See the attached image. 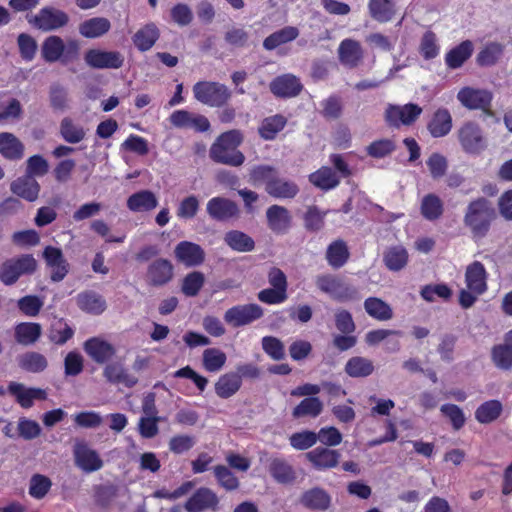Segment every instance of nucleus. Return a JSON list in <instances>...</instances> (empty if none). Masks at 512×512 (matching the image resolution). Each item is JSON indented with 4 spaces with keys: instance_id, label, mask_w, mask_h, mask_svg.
Instances as JSON below:
<instances>
[{
    "instance_id": "bf43d9fd",
    "label": "nucleus",
    "mask_w": 512,
    "mask_h": 512,
    "mask_svg": "<svg viewBox=\"0 0 512 512\" xmlns=\"http://www.w3.org/2000/svg\"><path fill=\"white\" fill-rule=\"evenodd\" d=\"M368 6L371 17L378 22H388L394 15L393 4L390 0H370Z\"/></svg>"
},
{
    "instance_id": "aec40b11",
    "label": "nucleus",
    "mask_w": 512,
    "mask_h": 512,
    "mask_svg": "<svg viewBox=\"0 0 512 512\" xmlns=\"http://www.w3.org/2000/svg\"><path fill=\"white\" fill-rule=\"evenodd\" d=\"M270 91L279 98H293L303 89L300 79L293 74H283L270 82Z\"/></svg>"
},
{
    "instance_id": "774afa93",
    "label": "nucleus",
    "mask_w": 512,
    "mask_h": 512,
    "mask_svg": "<svg viewBox=\"0 0 512 512\" xmlns=\"http://www.w3.org/2000/svg\"><path fill=\"white\" fill-rule=\"evenodd\" d=\"M317 434L316 432L310 430H304L301 432L293 433L289 437L290 445L295 450H307L313 447L317 443Z\"/></svg>"
},
{
    "instance_id": "a878e982",
    "label": "nucleus",
    "mask_w": 512,
    "mask_h": 512,
    "mask_svg": "<svg viewBox=\"0 0 512 512\" xmlns=\"http://www.w3.org/2000/svg\"><path fill=\"white\" fill-rule=\"evenodd\" d=\"M10 190L13 194L29 202L37 200L40 192V185L31 175L25 174L18 177L10 184Z\"/></svg>"
},
{
    "instance_id": "37998d69",
    "label": "nucleus",
    "mask_w": 512,
    "mask_h": 512,
    "mask_svg": "<svg viewBox=\"0 0 512 512\" xmlns=\"http://www.w3.org/2000/svg\"><path fill=\"white\" fill-rule=\"evenodd\" d=\"M363 305L366 313L378 321H388L393 317L391 306L380 298L369 297Z\"/></svg>"
},
{
    "instance_id": "5701e85b",
    "label": "nucleus",
    "mask_w": 512,
    "mask_h": 512,
    "mask_svg": "<svg viewBox=\"0 0 512 512\" xmlns=\"http://www.w3.org/2000/svg\"><path fill=\"white\" fill-rule=\"evenodd\" d=\"M306 459L319 471L332 469L338 466L341 454L328 447H316L305 454Z\"/></svg>"
},
{
    "instance_id": "a19ab883",
    "label": "nucleus",
    "mask_w": 512,
    "mask_h": 512,
    "mask_svg": "<svg viewBox=\"0 0 512 512\" xmlns=\"http://www.w3.org/2000/svg\"><path fill=\"white\" fill-rule=\"evenodd\" d=\"M344 371L352 378H365L374 372V364L368 358L354 356L346 362Z\"/></svg>"
},
{
    "instance_id": "7c9ffc66",
    "label": "nucleus",
    "mask_w": 512,
    "mask_h": 512,
    "mask_svg": "<svg viewBox=\"0 0 512 512\" xmlns=\"http://www.w3.org/2000/svg\"><path fill=\"white\" fill-rule=\"evenodd\" d=\"M9 392L14 395L17 402L23 408H30L34 400H45L47 394L40 388H25L23 384L11 382L8 387Z\"/></svg>"
},
{
    "instance_id": "9d476101",
    "label": "nucleus",
    "mask_w": 512,
    "mask_h": 512,
    "mask_svg": "<svg viewBox=\"0 0 512 512\" xmlns=\"http://www.w3.org/2000/svg\"><path fill=\"white\" fill-rule=\"evenodd\" d=\"M39 30L48 32L58 30L66 26L69 22V16L66 12L52 6H47L29 20Z\"/></svg>"
},
{
    "instance_id": "4c0bfd02",
    "label": "nucleus",
    "mask_w": 512,
    "mask_h": 512,
    "mask_svg": "<svg viewBox=\"0 0 512 512\" xmlns=\"http://www.w3.org/2000/svg\"><path fill=\"white\" fill-rule=\"evenodd\" d=\"M0 153L9 160H19L24 154V145L12 133H0Z\"/></svg>"
},
{
    "instance_id": "e2e57ef3",
    "label": "nucleus",
    "mask_w": 512,
    "mask_h": 512,
    "mask_svg": "<svg viewBox=\"0 0 512 512\" xmlns=\"http://www.w3.org/2000/svg\"><path fill=\"white\" fill-rule=\"evenodd\" d=\"M213 471L218 484L226 491H234L239 488L238 478L228 467L217 465Z\"/></svg>"
},
{
    "instance_id": "2eb2a0df",
    "label": "nucleus",
    "mask_w": 512,
    "mask_h": 512,
    "mask_svg": "<svg viewBox=\"0 0 512 512\" xmlns=\"http://www.w3.org/2000/svg\"><path fill=\"white\" fill-rule=\"evenodd\" d=\"M206 212L212 220L217 222H225L240 215L237 203L222 196L211 198L206 204Z\"/></svg>"
},
{
    "instance_id": "393cba45",
    "label": "nucleus",
    "mask_w": 512,
    "mask_h": 512,
    "mask_svg": "<svg viewBox=\"0 0 512 512\" xmlns=\"http://www.w3.org/2000/svg\"><path fill=\"white\" fill-rule=\"evenodd\" d=\"M268 471L271 477L280 484H290L296 480V473L292 465L282 457L267 459Z\"/></svg>"
},
{
    "instance_id": "6ab92c4d",
    "label": "nucleus",
    "mask_w": 512,
    "mask_h": 512,
    "mask_svg": "<svg viewBox=\"0 0 512 512\" xmlns=\"http://www.w3.org/2000/svg\"><path fill=\"white\" fill-rule=\"evenodd\" d=\"M43 258L51 270L50 279L53 282L62 281L69 272V264L61 249L47 246L43 251Z\"/></svg>"
},
{
    "instance_id": "20e7f679",
    "label": "nucleus",
    "mask_w": 512,
    "mask_h": 512,
    "mask_svg": "<svg viewBox=\"0 0 512 512\" xmlns=\"http://www.w3.org/2000/svg\"><path fill=\"white\" fill-rule=\"evenodd\" d=\"M79 49V44L76 40H69L65 44L61 37L51 35L42 43L41 55L49 63L59 60L63 63H68L77 59Z\"/></svg>"
},
{
    "instance_id": "6e6552de",
    "label": "nucleus",
    "mask_w": 512,
    "mask_h": 512,
    "mask_svg": "<svg viewBox=\"0 0 512 512\" xmlns=\"http://www.w3.org/2000/svg\"><path fill=\"white\" fill-rule=\"evenodd\" d=\"M73 457L75 465L85 473L98 471L104 465L99 453L92 449L84 440H75Z\"/></svg>"
},
{
    "instance_id": "a211bd4d",
    "label": "nucleus",
    "mask_w": 512,
    "mask_h": 512,
    "mask_svg": "<svg viewBox=\"0 0 512 512\" xmlns=\"http://www.w3.org/2000/svg\"><path fill=\"white\" fill-rule=\"evenodd\" d=\"M268 228L277 235L286 234L292 226V216L289 210L281 205H271L266 210Z\"/></svg>"
},
{
    "instance_id": "c9c22d12",
    "label": "nucleus",
    "mask_w": 512,
    "mask_h": 512,
    "mask_svg": "<svg viewBox=\"0 0 512 512\" xmlns=\"http://www.w3.org/2000/svg\"><path fill=\"white\" fill-rule=\"evenodd\" d=\"M472 53V42L465 40L446 53L445 64L450 69H458L472 56Z\"/></svg>"
},
{
    "instance_id": "c03bdc74",
    "label": "nucleus",
    "mask_w": 512,
    "mask_h": 512,
    "mask_svg": "<svg viewBox=\"0 0 512 512\" xmlns=\"http://www.w3.org/2000/svg\"><path fill=\"white\" fill-rule=\"evenodd\" d=\"M59 133L63 140L70 144H77L86 137V130L75 123L70 117H64L60 122Z\"/></svg>"
},
{
    "instance_id": "c756f323",
    "label": "nucleus",
    "mask_w": 512,
    "mask_h": 512,
    "mask_svg": "<svg viewBox=\"0 0 512 512\" xmlns=\"http://www.w3.org/2000/svg\"><path fill=\"white\" fill-rule=\"evenodd\" d=\"M103 376L112 384H123L127 388L134 387L138 378L128 373L123 364L119 362L109 363L103 370Z\"/></svg>"
},
{
    "instance_id": "72a5a7b5",
    "label": "nucleus",
    "mask_w": 512,
    "mask_h": 512,
    "mask_svg": "<svg viewBox=\"0 0 512 512\" xmlns=\"http://www.w3.org/2000/svg\"><path fill=\"white\" fill-rule=\"evenodd\" d=\"M427 129L434 138L444 137L452 129V116L448 109L439 108L427 124Z\"/></svg>"
},
{
    "instance_id": "603ef678",
    "label": "nucleus",
    "mask_w": 512,
    "mask_h": 512,
    "mask_svg": "<svg viewBox=\"0 0 512 512\" xmlns=\"http://www.w3.org/2000/svg\"><path fill=\"white\" fill-rule=\"evenodd\" d=\"M287 123V119L280 114L266 117L259 126V135L264 140H273L276 135L283 130Z\"/></svg>"
},
{
    "instance_id": "9b49d317",
    "label": "nucleus",
    "mask_w": 512,
    "mask_h": 512,
    "mask_svg": "<svg viewBox=\"0 0 512 512\" xmlns=\"http://www.w3.org/2000/svg\"><path fill=\"white\" fill-rule=\"evenodd\" d=\"M263 315V308L251 303L231 307L225 312L224 320L233 327H241L260 319Z\"/></svg>"
},
{
    "instance_id": "de8ad7c7",
    "label": "nucleus",
    "mask_w": 512,
    "mask_h": 512,
    "mask_svg": "<svg viewBox=\"0 0 512 512\" xmlns=\"http://www.w3.org/2000/svg\"><path fill=\"white\" fill-rule=\"evenodd\" d=\"M309 181L322 190H330L337 187L340 179L332 168L323 166L316 172L309 175Z\"/></svg>"
},
{
    "instance_id": "b1692460",
    "label": "nucleus",
    "mask_w": 512,
    "mask_h": 512,
    "mask_svg": "<svg viewBox=\"0 0 512 512\" xmlns=\"http://www.w3.org/2000/svg\"><path fill=\"white\" fill-rule=\"evenodd\" d=\"M83 347L88 356L98 364L108 362L116 354L115 347L99 337L86 340Z\"/></svg>"
},
{
    "instance_id": "13d9d810",
    "label": "nucleus",
    "mask_w": 512,
    "mask_h": 512,
    "mask_svg": "<svg viewBox=\"0 0 512 512\" xmlns=\"http://www.w3.org/2000/svg\"><path fill=\"white\" fill-rule=\"evenodd\" d=\"M226 354L218 348H208L203 351V366L208 372H218L225 365Z\"/></svg>"
},
{
    "instance_id": "7ed1b4c3",
    "label": "nucleus",
    "mask_w": 512,
    "mask_h": 512,
    "mask_svg": "<svg viewBox=\"0 0 512 512\" xmlns=\"http://www.w3.org/2000/svg\"><path fill=\"white\" fill-rule=\"evenodd\" d=\"M37 267V260L32 254L8 258L0 265V281L6 286H12L22 276L35 273Z\"/></svg>"
},
{
    "instance_id": "79ce46f5",
    "label": "nucleus",
    "mask_w": 512,
    "mask_h": 512,
    "mask_svg": "<svg viewBox=\"0 0 512 512\" xmlns=\"http://www.w3.org/2000/svg\"><path fill=\"white\" fill-rule=\"evenodd\" d=\"M299 36V30L294 26H285L266 37L263 41V47L268 50H274L282 44L289 43Z\"/></svg>"
},
{
    "instance_id": "bb28decb",
    "label": "nucleus",
    "mask_w": 512,
    "mask_h": 512,
    "mask_svg": "<svg viewBox=\"0 0 512 512\" xmlns=\"http://www.w3.org/2000/svg\"><path fill=\"white\" fill-rule=\"evenodd\" d=\"M465 282L467 288L476 295H481L486 291V270L481 262L474 261L467 266Z\"/></svg>"
},
{
    "instance_id": "cd10ccee",
    "label": "nucleus",
    "mask_w": 512,
    "mask_h": 512,
    "mask_svg": "<svg viewBox=\"0 0 512 512\" xmlns=\"http://www.w3.org/2000/svg\"><path fill=\"white\" fill-rule=\"evenodd\" d=\"M299 191V186L294 181L280 177L279 173L266 188V193L276 199H293Z\"/></svg>"
},
{
    "instance_id": "4468645a",
    "label": "nucleus",
    "mask_w": 512,
    "mask_h": 512,
    "mask_svg": "<svg viewBox=\"0 0 512 512\" xmlns=\"http://www.w3.org/2000/svg\"><path fill=\"white\" fill-rule=\"evenodd\" d=\"M84 60L93 69H118L124 63V57L120 52L101 49H89L84 55Z\"/></svg>"
},
{
    "instance_id": "dca6fc26",
    "label": "nucleus",
    "mask_w": 512,
    "mask_h": 512,
    "mask_svg": "<svg viewBox=\"0 0 512 512\" xmlns=\"http://www.w3.org/2000/svg\"><path fill=\"white\" fill-rule=\"evenodd\" d=\"M174 276V266L170 260L157 258L147 267L146 283L149 286L161 287L168 284Z\"/></svg>"
},
{
    "instance_id": "e433bc0d",
    "label": "nucleus",
    "mask_w": 512,
    "mask_h": 512,
    "mask_svg": "<svg viewBox=\"0 0 512 512\" xmlns=\"http://www.w3.org/2000/svg\"><path fill=\"white\" fill-rule=\"evenodd\" d=\"M241 376L234 372L223 374L215 383V393L222 399H228L241 388Z\"/></svg>"
},
{
    "instance_id": "f3484780",
    "label": "nucleus",
    "mask_w": 512,
    "mask_h": 512,
    "mask_svg": "<svg viewBox=\"0 0 512 512\" xmlns=\"http://www.w3.org/2000/svg\"><path fill=\"white\" fill-rule=\"evenodd\" d=\"M170 123L179 129H193L197 132H206L210 129L207 117L187 110H176L169 117Z\"/></svg>"
},
{
    "instance_id": "58836bf2",
    "label": "nucleus",
    "mask_w": 512,
    "mask_h": 512,
    "mask_svg": "<svg viewBox=\"0 0 512 512\" xmlns=\"http://www.w3.org/2000/svg\"><path fill=\"white\" fill-rule=\"evenodd\" d=\"M111 28L110 21L105 17H94L79 25V33L85 38H99Z\"/></svg>"
},
{
    "instance_id": "2f4dec72",
    "label": "nucleus",
    "mask_w": 512,
    "mask_h": 512,
    "mask_svg": "<svg viewBox=\"0 0 512 512\" xmlns=\"http://www.w3.org/2000/svg\"><path fill=\"white\" fill-rule=\"evenodd\" d=\"M42 335V326L35 322H21L14 327L15 341L22 346L35 344Z\"/></svg>"
},
{
    "instance_id": "473e14b6",
    "label": "nucleus",
    "mask_w": 512,
    "mask_h": 512,
    "mask_svg": "<svg viewBox=\"0 0 512 512\" xmlns=\"http://www.w3.org/2000/svg\"><path fill=\"white\" fill-rule=\"evenodd\" d=\"M158 205V199L154 192L150 190H141L130 195L127 199V207L130 211L148 212L155 209Z\"/></svg>"
},
{
    "instance_id": "4d7b16f0",
    "label": "nucleus",
    "mask_w": 512,
    "mask_h": 512,
    "mask_svg": "<svg viewBox=\"0 0 512 512\" xmlns=\"http://www.w3.org/2000/svg\"><path fill=\"white\" fill-rule=\"evenodd\" d=\"M503 406L498 400H489L481 404L475 411V418L481 424H489L499 418Z\"/></svg>"
},
{
    "instance_id": "49530a36",
    "label": "nucleus",
    "mask_w": 512,
    "mask_h": 512,
    "mask_svg": "<svg viewBox=\"0 0 512 512\" xmlns=\"http://www.w3.org/2000/svg\"><path fill=\"white\" fill-rule=\"evenodd\" d=\"M408 258L407 250L398 245L392 246L384 252L383 262L390 271L397 272L406 267Z\"/></svg>"
},
{
    "instance_id": "39448f33",
    "label": "nucleus",
    "mask_w": 512,
    "mask_h": 512,
    "mask_svg": "<svg viewBox=\"0 0 512 512\" xmlns=\"http://www.w3.org/2000/svg\"><path fill=\"white\" fill-rule=\"evenodd\" d=\"M194 98L210 107H222L231 98L228 87L219 82L199 81L193 86Z\"/></svg>"
},
{
    "instance_id": "f03ea898",
    "label": "nucleus",
    "mask_w": 512,
    "mask_h": 512,
    "mask_svg": "<svg viewBox=\"0 0 512 512\" xmlns=\"http://www.w3.org/2000/svg\"><path fill=\"white\" fill-rule=\"evenodd\" d=\"M242 141L243 135L239 130L222 133L210 148V158L217 163L234 167L241 166L245 161V156L236 148Z\"/></svg>"
},
{
    "instance_id": "f257e3e1",
    "label": "nucleus",
    "mask_w": 512,
    "mask_h": 512,
    "mask_svg": "<svg viewBox=\"0 0 512 512\" xmlns=\"http://www.w3.org/2000/svg\"><path fill=\"white\" fill-rule=\"evenodd\" d=\"M497 218L493 203L486 197H478L470 201L464 212L463 224L473 238H484Z\"/></svg>"
},
{
    "instance_id": "ea45409f",
    "label": "nucleus",
    "mask_w": 512,
    "mask_h": 512,
    "mask_svg": "<svg viewBox=\"0 0 512 512\" xmlns=\"http://www.w3.org/2000/svg\"><path fill=\"white\" fill-rule=\"evenodd\" d=\"M350 256L347 244L341 240L333 241L326 250V260L328 264L335 268H341L346 264Z\"/></svg>"
},
{
    "instance_id": "338daca9",
    "label": "nucleus",
    "mask_w": 512,
    "mask_h": 512,
    "mask_svg": "<svg viewBox=\"0 0 512 512\" xmlns=\"http://www.w3.org/2000/svg\"><path fill=\"white\" fill-rule=\"evenodd\" d=\"M263 351L273 360L280 361L285 358L283 342L274 336H265L261 341Z\"/></svg>"
},
{
    "instance_id": "864d4df0",
    "label": "nucleus",
    "mask_w": 512,
    "mask_h": 512,
    "mask_svg": "<svg viewBox=\"0 0 512 512\" xmlns=\"http://www.w3.org/2000/svg\"><path fill=\"white\" fill-rule=\"evenodd\" d=\"M323 411V403L318 397H306L292 411L295 419L302 417L316 418Z\"/></svg>"
},
{
    "instance_id": "423d86ee",
    "label": "nucleus",
    "mask_w": 512,
    "mask_h": 512,
    "mask_svg": "<svg viewBox=\"0 0 512 512\" xmlns=\"http://www.w3.org/2000/svg\"><path fill=\"white\" fill-rule=\"evenodd\" d=\"M315 284L319 290L339 302L358 299L357 289L348 285L338 276L331 274L319 275L316 277Z\"/></svg>"
},
{
    "instance_id": "680f3d73",
    "label": "nucleus",
    "mask_w": 512,
    "mask_h": 512,
    "mask_svg": "<svg viewBox=\"0 0 512 512\" xmlns=\"http://www.w3.org/2000/svg\"><path fill=\"white\" fill-rule=\"evenodd\" d=\"M205 282V276L200 271L188 273L183 279L181 291L188 297L196 296Z\"/></svg>"
},
{
    "instance_id": "0e129e2a",
    "label": "nucleus",
    "mask_w": 512,
    "mask_h": 512,
    "mask_svg": "<svg viewBox=\"0 0 512 512\" xmlns=\"http://www.w3.org/2000/svg\"><path fill=\"white\" fill-rule=\"evenodd\" d=\"M503 54V45L490 43L477 55V62L481 66H492L497 63Z\"/></svg>"
},
{
    "instance_id": "1a4fd4ad",
    "label": "nucleus",
    "mask_w": 512,
    "mask_h": 512,
    "mask_svg": "<svg viewBox=\"0 0 512 512\" xmlns=\"http://www.w3.org/2000/svg\"><path fill=\"white\" fill-rule=\"evenodd\" d=\"M462 149L469 154H479L487 147L486 138L477 123L466 122L458 130Z\"/></svg>"
},
{
    "instance_id": "0eeeda50",
    "label": "nucleus",
    "mask_w": 512,
    "mask_h": 512,
    "mask_svg": "<svg viewBox=\"0 0 512 512\" xmlns=\"http://www.w3.org/2000/svg\"><path fill=\"white\" fill-rule=\"evenodd\" d=\"M457 100L461 105L469 110H482L488 116H492L491 103L493 94L487 89H478L473 87H463L457 93Z\"/></svg>"
},
{
    "instance_id": "c85d7f7f",
    "label": "nucleus",
    "mask_w": 512,
    "mask_h": 512,
    "mask_svg": "<svg viewBox=\"0 0 512 512\" xmlns=\"http://www.w3.org/2000/svg\"><path fill=\"white\" fill-rule=\"evenodd\" d=\"M300 503L310 510L326 511L331 505V496L324 489L315 487L301 495Z\"/></svg>"
},
{
    "instance_id": "ddd939ff",
    "label": "nucleus",
    "mask_w": 512,
    "mask_h": 512,
    "mask_svg": "<svg viewBox=\"0 0 512 512\" xmlns=\"http://www.w3.org/2000/svg\"><path fill=\"white\" fill-rule=\"evenodd\" d=\"M219 503V497L212 489L200 487L185 502V509L188 512H217Z\"/></svg>"
},
{
    "instance_id": "f704fd0d",
    "label": "nucleus",
    "mask_w": 512,
    "mask_h": 512,
    "mask_svg": "<svg viewBox=\"0 0 512 512\" xmlns=\"http://www.w3.org/2000/svg\"><path fill=\"white\" fill-rule=\"evenodd\" d=\"M78 307L87 313L99 315L106 309L105 299L95 291H84L76 297Z\"/></svg>"
},
{
    "instance_id": "4be33fe9",
    "label": "nucleus",
    "mask_w": 512,
    "mask_h": 512,
    "mask_svg": "<svg viewBox=\"0 0 512 512\" xmlns=\"http://www.w3.org/2000/svg\"><path fill=\"white\" fill-rule=\"evenodd\" d=\"M364 58V50L359 41L346 38L338 47V59L340 63L350 69L358 67Z\"/></svg>"
},
{
    "instance_id": "8fccbe9b",
    "label": "nucleus",
    "mask_w": 512,
    "mask_h": 512,
    "mask_svg": "<svg viewBox=\"0 0 512 512\" xmlns=\"http://www.w3.org/2000/svg\"><path fill=\"white\" fill-rule=\"evenodd\" d=\"M420 211L426 220H437L444 212L443 201L436 194L429 193L422 198Z\"/></svg>"
},
{
    "instance_id": "3c124183",
    "label": "nucleus",
    "mask_w": 512,
    "mask_h": 512,
    "mask_svg": "<svg viewBox=\"0 0 512 512\" xmlns=\"http://www.w3.org/2000/svg\"><path fill=\"white\" fill-rule=\"evenodd\" d=\"M18 365L25 371L40 373L47 368L48 361L41 353L30 351L19 356Z\"/></svg>"
},
{
    "instance_id": "412c9836",
    "label": "nucleus",
    "mask_w": 512,
    "mask_h": 512,
    "mask_svg": "<svg viewBox=\"0 0 512 512\" xmlns=\"http://www.w3.org/2000/svg\"><path fill=\"white\" fill-rule=\"evenodd\" d=\"M175 258L186 267H196L205 260L203 248L190 241L179 242L174 249Z\"/></svg>"
},
{
    "instance_id": "69168bd1",
    "label": "nucleus",
    "mask_w": 512,
    "mask_h": 512,
    "mask_svg": "<svg viewBox=\"0 0 512 512\" xmlns=\"http://www.w3.org/2000/svg\"><path fill=\"white\" fill-rule=\"evenodd\" d=\"M49 101L54 110L64 111L68 108V91L59 83H53L49 89Z\"/></svg>"
},
{
    "instance_id": "5fc2aeb1",
    "label": "nucleus",
    "mask_w": 512,
    "mask_h": 512,
    "mask_svg": "<svg viewBox=\"0 0 512 512\" xmlns=\"http://www.w3.org/2000/svg\"><path fill=\"white\" fill-rule=\"evenodd\" d=\"M225 243L238 252H250L255 247L254 240L244 232L232 230L225 234Z\"/></svg>"
},
{
    "instance_id": "6e6d98bb",
    "label": "nucleus",
    "mask_w": 512,
    "mask_h": 512,
    "mask_svg": "<svg viewBox=\"0 0 512 512\" xmlns=\"http://www.w3.org/2000/svg\"><path fill=\"white\" fill-rule=\"evenodd\" d=\"M158 37L159 30L155 24L150 23L135 33L133 42L139 50L147 51L154 45Z\"/></svg>"
},
{
    "instance_id": "f8f14e48",
    "label": "nucleus",
    "mask_w": 512,
    "mask_h": 512,
    "mask_svg": "<svg viewBox=\"0 0 512 512\" xmlns=\"http://www.w3.org/2000/svg\"><path fill=\"white\" fill-rule=\"evenodd\" d=\"M422 113V108L414 103L405 105L389 104L385 111V120L390 126L411 125Z\"/></svg>"
},
{
    "instance_id": "09e8293b",
    "label": "nucleus",
    "mask_w": 512,
    "mask_h": 512,
    "mask_svg": "<svg viewBox=\"0 0 512 512\" xmlns=\"http://www.w3.org/2000/svg\"><path fill=\"white\" fill-rule=\"evenodd\" d=\"M74 336V329L63 319L57 318L48 330V339L56 345H64Z\"/></svg>"
},
{
    "instance_id": "a18cd8bd",
    "label": "nucleus",
    "mask_w": 512,
    "mask_h": 512,
    "mask_svg": "<svg viewBox=\"0 0 512 512\" xmlns=\"http://www.w3.org/2000/svg\"><path fill=\"white\" fill-rule=\"evenodd\" d=\"M276 174H278V169L272 165H255L249 170L248 182L253 186L264 184V189L266 190Z\"/></svg>"
},
{
    "instance_id": "052dcab7",
    "label": "nucleus",
    "mask_w": 512,
    "mask_h": 512,
    "mask_svg": "<svg viewBox=\"0 0 512 512\" xmlns=\"http://www.w3.org/2000/svg\"><path fill=\"white\" fill-rule=\"evenodd\" d=\"M491 358L494 365L501 370H512V349L505 343L492 348Z\"/></svg>"
}]
</instances>
